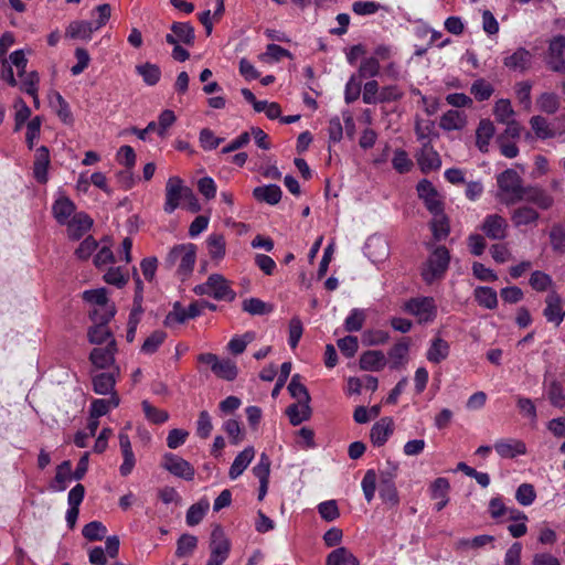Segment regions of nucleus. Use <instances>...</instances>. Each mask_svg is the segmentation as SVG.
Instances as JSON below:
<instances>
[{
	"label": "nucleus",
	"mask_w": 565,
	"mask_h": 565,
	"mask_svg": "<svg viewBox=\"0 0 565 565\" xmlns=\"http://www.w3.org/2000/svg\"><path fill=\"white\" fill-rule=\"evenodd\" d=\"M196 259V246L192 243L173 246L164 259V266L171 269L178 264L177 274L184 279L194 267Z\"/></svg>",
	"instance_id": "nucleus-1"
},
{
	"label": "nucleus",
	"mask_w": 565,
	"mask_h": 565,
	"mask_svg": "<svg viewBox=\"0 0 565 565\" xmlns=\"http://www.w3.org/2000/svg\"><path fill=\"white\" fill-rule=\"evenodd\" d=\"M522 178L514 169H507L497 177V183L500 190L498 196L507 205L523 201L524 186Z\"/></svg>",
	"instance_id": "nucleus-2"
},
{
	"label": "nucleus",
	"mask_w": 565,
	"mask_h": 565,
	"mask_svg": "<svg viewBox=\"0 0 565 565\" xmlns=\"http://www.w3.org/2000/svg\"><path fill=\"white\" fill-rule=\"evenodd\" d=\"M111 15V7L108 3L97 6L92 12L90 21H74L70 24L66 35H89L100 30Z\"/></svg>",
	"instance_id": "nucleus-3"
},
{
	"label": "nucleus",
	"mask_w": 565,
	"mask_h": 565,
	"mask_svg": "<svg viewBox=\"0 0 565 565\" xmlns=\"http://www.w3.org/2000/svg\"><path fill=\"white\" fill-rule=\"evenodd\" d=\"M450 254L447 247L438 246L429 255L423 270L422 277L427 284H431L436 279L444 277L448 269Z\"/></svg>",
	"instance_id": "nucleus-4"
},
{
	"label": "nucleus",
	"mask_w": 565,
	"mask_h": 565,
	"mask_svg": "<svg viewBox=\"0 0 565 565\" xmlns=\"http://www.w3.org/2000/svg\"><path fill=\"white\" fill-rule=\"evenodd\" d=\"M402 310L417 318L418 323H428L435 320L437 307L433 297H415L405 301Z\"/></svg>",
	"instance_id": "nucleus-5"
},
{
	"label": "nucleus",
	"mask_w": 565,
	"mask_h": 565,
	"mask_svg": "<svg viewBox=\"0 0 565 565\" xmlns=\"http://www.w3.org/2000/svg\"><path fill=\"white\" fill-rule=\"evenodd\" d=\"M190 190L179 177H170L166 183V201L163 211L168 214L173 213L180 207Z\"/></svg>",
	"instance_id": "nucleus-6"
},
{
	"label": "nucleus",
	"mask_w": 565,
	"mask_h": 565,
	"mask_svg": "<svg viewBox=\"0 0 565 565\" xmlns=\"http://www.w3.org/2000/svg\"><path fill=\"white\" fill-rule=\"evenodd\" d=\"M162 467L173 476L188 481L193 480L195 475V470L189 461L172 452L163 456Z\"/></svg>",
	"instance_id": "nucleus-7"
},
{
	"label": "nucleus",
	"mask_w": 565,
	"mask_h": 565,
	"mask_svg": "<svg viewBox=\"0 0 565 565\" xmlns=\"http://www.w3.org/2000/svg\"><path fill=\"white\" fill-rule=\"evenodd\" d=\"M565 38H553L550 42L548 52L545 55V63L553 72L565 74Z\"/></svg>",
	"instance_id": "nucleus-8"
},
{
	"label": "nucleus",
	"mask_w": 565,
	"mask_h": 565,
	"mask_svg": "<svg viewBox=\"0 0 565 565\" xmlns=\"http://www.w3.org/2000/svg\"><path fill=\"white\" fill-rule=\"evenodd\" d=\"M480 228L488 238L493 241L504 239L508 235V222L499 214L487 215Z\"/></svg>",
	"instance_id": "nucleus-9"
},
{
	"label": "nucleus",
	"mask_w": 565,
	"mask_h": 565,
	"mask_svg": "<svg viewBox=\"0 0 565 565\" xmlns=\"http://www.w3.org/2000/svg\"><path fill=\"white\" fill-rule=\"evenodd\" d=\"M418 196L424 200L426 209L431 214H438L444 211V204L438 199V192L430 181L424 179L417 184Z\"/></svg>",
	"instance_id": "nucleus-10"
},
{
	"label": "nucleus",
	"mask_w": 565,
	"mask_h": 565,
	"mask_svg": "<svg viewBox=\"0 0 565 565\" xmlns=\"http://www.w3.org/2000/svg\"><path fill=\"white\" fill-rule=\"evenodd\" d=\"M117 343L111 339L106 348H95L89 354L90 362L98 369H106L114 364Z\"/></svg>",
	"instance_id": "nucleus-11"
},
{
	"label": "nucleus",
	"mask_w": 565,
	"mask_h": 565,
	"mask_svg": "<svg viewBox=\"0 0 565 565\" xmlns=\"http://www.w3.org/2000/svg\"><path fill=\"white\" fill-rule=\"evenodd\" d=\"M93 218L85 212L74 214V216L66 223L67 235L71 239H79L93 226Z\"/></svg>",
	"instance_id": "nucleus-12"
},
{
	"label": "nucleus",
	"mask_w": 565,
	"mask_h": 565,
	"mask_svg": "<svg viewBox=\"0 0 565 565\" xmlns=\"http://www.w3.org/2000/svg\"><path fill=\"white\" fill-rule=\"evenodd\" d=\"M394 431V422L391 417H383L376 422L370 431V438L374 446H383Z\"/></svg>",
	"instance_id": "nucleus-13"
},
{
	"label": "nucleus",
	"mask_w": 565,
	"mask_h": 565,
	"mask_svg": "<svg viewBox=\"0 0 565 565\" xmlns=\"http://www.w3.org/2000/svg\"><path fill=\"white\" fill-rule=\"evenodd\" d=\"M523 201L535 204L542 210H548L554 204V199L544 189L536 185L524 186Z\"/></svg>",
	"instance_id": "nucleus-14"
},
{
	"label": "nucleus",
	"mask_w": 565,
	"mask_h": 565,
	"mask_svg": "<svg viewBox=\"0 0 565 565\" xmlns=\"http://www.w3.org/2000/svg\"><path fill=\"white\" fill-rule=\"evenodd\" d=\"M209 278H215L211 285V297L216 300L233 301L236 297L235 291L230 287L228 280L220 274H212Z\"/></svg>",
	"instance_id": "nucleus-15"
},
{
	"label": "nucleus",
	"mask_w": 565,
	"mask_h": 565,
	"mask_svg": "<svg viewBox=\"0 0 565 565\" xmlns=\"http://www.w3.org/2000/svg\"><path fill=\"white\" fill-rule=\"evenodd\" d=\"M546 307L543 311L544 317L548 322H554L555 326H559L564 318L565 311L562 310V299L555 291L550 292L545 299Z\"/></svg>",
	"instance_id": "nucleus-16"
},
{
	"label": "nucleus",
	"mask_w": 565,
	"mask_h": 565,
	"mask_svg": "<svg viewBox=\"0 0 565 565\" xmlns=\"http://www.w3.org/2000/svg\"><path fill=\"white\" fill-rule=\"evenodd\" d=\"M409 351V339L403 338L401 341L395 343L387 352L390 367L393 370H399L404 366L407 361Z\"/></svg>",
	"instance_id": "nucleus-17"
},
{
	"label": "nucleus",
	"mask_w": 565,
	"mask_h": 565,
	"mask_svg": "<svg viewBox=\"0 0 565 565\" xmlns=\"http://www.w3.org/2000/svg\"><path fill=\"white\" fill-rule=\"evenodd\" d=\"M387 359L382 351H365L360 356V367L364 371L379 372L385 367Z\"/></svg>",
	"instance_id": "nucleus-18"
},
{
	"label": "nucleus",
	"mask_w": 565,
	"mask_h": 565,
	"mask_svg": "<svg viewBox=\"0 0 565 565\" xmlns=\"http://www.w3.org/2000/svg\"><path fill=\"white\" fill-rule=\"evenodd\" d=\"M423 172L427 173L437 170L441 166V160L437 151L430 146L429 141L424 142L420 153L417 158Z\"/></svg>",
	"instance_id": "nucleus-19"
},
{
	"label": "nucleus",
	"mask_w": 565,
	"mask_h": 565,
	"mask_svg": "<svg viewBox=\"0 0 565 565\" xmlns=\"http://www.w3.org/2000/svg\"><path fill=\"white\" fill-rule=\"evenodd\" d=\"M210 550L215 555L228 557L231 544L221 525H215L211 532Z\"/></svg>",
	"instance_id": "nucleus-20"
},
{
	"label": "nucleus",
	"mask_w": 565,
	"mask_h": 565,
	"mask_svg": "<svg viewBox=\"0 0 565 565\" xmlns=\"http://www.w3.org/2000/svg\"><path fill=\"white\" fill-rule=\"evenodd\" d=\"M76 206L74 202L67 196H60L52 206L53 215L60 225H65L71 215L74 214Z\"/></svg>",
	"instance_id": "nucleus-21"
},
{
	"label": "nucleus",
	"mask_w": 565,
	"mask_h": 565,
	"mask_svg": "<svg viewBox=\"0 0 565 565\" xmlns=\"http://www.w3.org/2000/svg\"><path fill=\"white\" fill-rule=\"evenodd\" d=\"M449 352V343L443 338L436 337L431 340L430 347L426 353V358L429 362L438 364L448 358Z\"/></svg>",
	"instance_id": "nucleus-22"
},
{
	"label": "nucleus",
	"mask_w": 565,
	"mask_h": 565,
	"mask_svg": "<svg viewBox=\"0 0 565 565\" xmlns=\"http://www.w3.org/2000/svg\"><path fill=\"white\" fill-rule=\"evenodd\" d=\"M281 189L277 184L257 186L253 190V196L258 202L276 205L281 200Z\"/></svg>",
	"instance_id": "nucleus-23"
},
{
	"label": "nucleus",
	"mask_w": 565,
	"mask_h": 565,
	"mask_svg": "<svg viewBox=\"0 0 565 565\" xmlns=\"http://www.w3.org/2000/svg\"><path fill=\"white\" fill-rule=\"evenodd\" d=\"M255 456V450L253 447H247L243 451H241L234 459L228 476L232 480L238 478L244 470L248 467Z\"/></svg>",
	"instance_id": "nucleus-24"
},
{
	"label": "nucleus",
	"mask_w": 565,
	"mask_h": 565,
	"mask_svg": "<svg viewBox=\"0 0 565 565\" xmlns=\"http://www.w3.org/2000/svg\"><path fill=\"white\" fill-rule=\"evenodd\" d=\"M119 373V369H116V373H99L93 376V388L96 394L107 395L115 388L116 375Z\"/></svg>",
	"instance_id": "nucleus-25"
},
{
	"label": "nucleus",
	"mask_w": 565,
	"mask_h": 565,
	"mask_svg": "<svg viewBox=\"0 0 565 565\" xmlns=\"http://www.w3.org/2000/svg\"><path fill=\"white\" fill-rule=\"evenodd\" d=\"M494 125L490 119H481L476 130V145L481 152L488 151L490 139L494 135Z\"/></svg>",
	"instance_id": "nucleus-26"
},
{
	"label": "nucleus",
	"mask_w": 565,
	"mask_h": 565,
	"mask_svg": "<svg viewBox=\"0 0 565 565\" xmlns=\"http://www.w3.org/2000/svg\"><path fill=\"white\" fill-rule=\"evenodd\" d=\"M494 449L502 458H514L518 455L526 454V446L521 440H500L494 444Z\"/></svg>",
	"instance_id": "nucleus-27"
},
{
	"label": "nucleus",
	"mask_w": 565,
	"mask_h": 565,
	"mask_svg": "<svg viewBox=\"0 0 565 565\" xmlns=\"http://www.w3.org/2000/svg\"><path fill=\"white\" fill-rule=\"evenodd\" d=\"M286 414L289 418L290 424L292 426H298L302 422H306L311 417L312 409L310 407V404L294 403L287 407Z\"/></svg>",
	"instance_id": "nucleus-28"
},
{
	"label": "nucleus",
	"mask_w": 565,
	"mask_h": 565,
	"mask_svg": "<svg viewBox=\"0 0 565 565\" xmlns=\"http://www.w3.org/2000/svg\"><path fill=\"white\" fill-rule=\"evenodd\" d=\"M379 495L387 509H394L399 504V495L395 482H380Z\"/></svg>",
	"instance_id": "nucleus-29"
},
{
	"label": "nucleus",
	"mask_w": 565,
	"mask_h": 565,
	"mask_svg": "<svg viewBox=\"0 0 565 565\" xmlns=\"http://www.w3.org/2000/svg\"><path fill=\"white\" fill-rule=\"evenodd\" d=\"M466 125V116L463 113L459 110H448L445 113L441 118L439 126L444 130H459L462 129Z\"/></svg>",
	"instance_id": "nucleus-30"
},
{
	"label": "nucleus",
	"mask_w": 565,
	"mask_h": 565,
	"mask_svg": "<svg viewBox=\"0 0 565 565\" xmlns=\"http://www.w3.org/2000/svg\"><path fill=\"white\" fill-rule=\"evenodd\" d=\"M326 565H359V559L347 548L338 547L327 557Z\"/></svg>",
	"instance_id": "nucleus-31"
},
{
	"label": "nucleus",
	"mask_w": 565,
	"mask_h": 565,
	"mask_svg": "<svg viewBox=\"0 0 565 565\" xmlns=\"http://www.w3.org/2000/svg\"><path fill=\"white\" fill-rule=\"evenodd\" d=\"M531 53L525 49L516 50L512 55L504 58V65L512 70L525 71L531 63Z\"/></svg>",
	"instance_id": "nucleus-32"
},
{
	"label": "nucleus",
	"mask_w": 565,
	"mask_h": 565,
	"mask_svg": "<svg viewBox=\"0 0 565 565\" xmlns=\"http://www.w3.org/2000/svg\"><path fill=\"white\" fill-rule=\"evenodd\" d=\"M539 217L537 211L531 206L518 207L511 214V220L516 227L535 223Z\"/></svg>",
	"instance_id": "nucleus-33"
},
{
	"label": "nucleus",
	"mask_w": 565,
	"mask_h": 565,
	"mask_svg": "<svg viewBox=\"0 0 565 565\" xmlns=\"http://www.w3.org/2000/svg\"><path fill=\"white\" fill-rule=\"evenodd\" d=\"M242 309L252 316H265L270 313L274 307L259 298L250 297L243 300Z\"/></svg>",
	"instance_id": "nucleus-34"
},
{
	"label": "nucleus",
	"mask_w": 565,
	"mask_h": 565,
	"mask_svg": "<svg viewBox=\"0 0 565 565\" xmlns=\"http://www.w3.org/2000/svg\"><path fill=\"white\" fill-rule=\"evenodd\" d=\"M475 298L480 306L487 309H494L498 306L497 291L491 287H477L475 289Z\"/></svg>",
	"instance_id": "nucleus-35"
},
{
	"label": "nucleus",
	"mask_w": 565,
	"mask_h": 565,
	"mask_svg": "<svg viewBox=\"0 0 565 565\" xmlns=\"http://www.w3.org/2000/svg\"><path fill=\"white\" fill-rule=\"evenodd\" d=\"M530 125L535 136L539 139H550L555 137V130L551 127L547 119L543 116L536 115L530 119Z\"/></svg>",
	"instance_id": "nucleus-36"
},
{
	"label": "nucleus",
	"mask_w": 565,
	"mask_h": 565,
	"mask_svg": "<svg viewBox=\"0 0 565 565\" xmlns=\"http://www.w3.org/2000/svg\"><path fill=\"white\" fill-rule=\"evenodd\" d=\"M434 218L430 222L433 236L436 241L445 239L450 232L448 217L444 211L438 214H433Z\"/></svg>",
	"instance_id": "nucleus-37"
},
{
	"label": "nucleus",
	"mask_w": 565,
	"mask_h": 565,
	"mask_svg": "<svg viewBox=\"0 0 565 565\" xmlns=\"http://www.w3.org/2000/svg\"><path fill=\"white\" fill-rule=\"evenodd\" d=\"M136 72L138 73V75L142 77L143 82L149 86L156 85L161 77L160 67L149 62L137 65Z\"/></svg>",
	"instance_id": "nucleus-38"
},
{
	"label": "nucleus",
	"mask_w": 565,
	"mask_h": 565,
	"mask_svg": "<svg viewBox=\"0 0 565 565\" xmlns=\"http://www.w3.org/2000/svg\"><path fill=\"white\" fill-rule=\"evenodd\" d=\"M71 468L72 463L70 460H65L57 466L54 483L51 484V489L54 491H64L66 489V481L73 478Z\"/></svg>",
	"instance_id": "nucleus-39"
},
{
	"label": "nucleus",
	"mask_w": 565,
	"mask_h": 565,
	"mask_svg": "<svg viewBox=\"0 0 565 565\" xmlns=\"http://www.w3.org/2000/svg\"><path fill=\"white\" fill-rule=\"evenodd\" d=\"M198 546V537L184 533L177 541L175 556L179 558L191 555Z\"/></svg>",
	"instance_id": "nucleus-40"
},
{
	"label": "nucleus",
	"mask_w": 565,
	"mask_h": 565,
	"mask_svg": "<svg viewBox=\"0 0 565 565\" xmlns=\"http://www.w3.org/2000/svg\"><path fill=\"white\" fill-rule=\"evenodd\" d=\"M288 391L294 398L298 399V403L310 404L311 397L307 387L300 383V375L295 374L288 384Z\"/></svg>",
	"instance_id": "nucleus-41"
},
{
	"label": "nucleus",
	"mask_w": 565,
	"mask_h": 565,
	"mask_svg": "<svg viewBox=\"0 0 565 565\" xmlns=\"http://www.w3.org/2000/svg\"><path fill=\"white\" fill-rule=\"evenodd\" d=\"M213 373L223 380L234 381L237 376V366L231 360H218L216 366L213 370Z\"/></svg>",
	"instance_id": "nucleus-42"
},
{
	"label": "nucleus",
	"mask_w": 565,
	"mask_h": 565,
	"mask_svg": "<svg viewBox=\"0 0 565 565\" xmlns=\"http://www.w3.org/2000/svg\"><path fill=\"white\" fill-rule=\"evenodd\" d=\"M88 341L93 344H102L114 339L108 326L94 324L87 332Z\"/></svg>",
	"instance_id": "nucleus-43"
},
{
	"label": "nucleus",
	"mask_w": 565,
	"mask_h": 565,
	"mask_svg": "<svg viewBox=\"0 0 565 565\" xmlns=\"http://www.w3.org/2000/svg\"><path fill=\"white\" fill-rule=\"evenodd\" d=\"M207 249L212 259H222L225 255V239L221 234H212L209 236Z\"/></svg>",
	"instance_id": "nucleus-44"
},
{
	"label": "nucleus",
	"mask_w": 565,
	"mask_h": 565,
	"mask_svg": "<svg viewBox=\"0 0 565 565\" xmlns=\"http://www.w3.org/2000/svg\"><path fill=\"white\" fill-rule=\"evenodd\" d=\"M107 533L106 526L99 521H92L84 525L82 530L83 536L90 542L102 541Z\"/></svg>",
	"instance_id": "nucleus-45"
},
{
	"label": "nucleus",
	"mask_w": 565,
	"mask_h": 565,
	"mask_svg": "<svg viewBox=\"0 0 565 565\" xmlns=\"http://www.w3.org/2000/svg\"><path fill=\"white\" fill-rule=\"evenodd\" d=\"M209 510L207 501H200L198 503L192 504L186 511V523L190 526L198 525L204 518L206 511Z\"/></svg>",
	"instance_id": "nucleus-46"
},
{
	"label": "nucleus",
	"mask_w": 565,
	"mask_h": 565,
	"mask_svg": "<svg viewBox=\"0 0 565 565\" xmlns=\"http://www.w3.org/2000/svg\"><path fill=\"white\" fill-rule=\"evenodd\" d=\"M537 107L541 111L546 113L548 115L555 114L559 108V99L558 96L554 93H543L537 98Z\"/></svg>",
	"instance_id": "nucleus-47"
},
{
	"label": "nucleus",
	"mask_w": 565,
	"mask_h": 565,
	"mask_svg": "<svg viewBox=\"0 0 565 565\" xmlns=\"http://www.w3.org/2000/svg\"><path fill=\"white\" fill-rule=\"evenodd\" d=\"M550 242L554 252L565 254V226L554 224L550 231Z\"/></svg>",
	"instance_id": "nucleus-48"
},
{
	"label": "nucleus",
	"mask_w": 565,
	"mask_h": 565,
	"mask_svg": "<svg viewBox=\"0 0 565 565\" xmlns=\"http://www.w3.org/2000/svg\"><path fill=\"white\" fill-rule=\"evenodd\" d=\"M167 339V333L162 330L153 331L142 343L141 352L145 354H153Z\"/></svg>",
	"instance_id": "nucleus-49"
},
{
	"label": "nucleus",
	"mask_w": 565,
	"mask_h": 565,
	"mask_svg": "<svg viewBox=\"0 0 565 565\" xmlns=\"http://www.w3.org/2000/svg\"><path fill=\"white\" fill-rule=\"evenodd\" d=\"M470 92L478 102H484L491 97L494 88L486 79L479 78L472 83Z\"/></svg>",
	"instance_id": "nucleus-50"
},
{
	"label": "nucleus",
	"mask_w": 565,
	"mask_h": 565,
	"mask_svg": "<svg viewBox=\"0 0 565 565\" xmlns=\"http://www.w3.org/2000/svg\"><path fill=\"white\" fill-rule=\"evenodd\" d=\"M493 114L495 116L497 121L499 122H508L510 120H513L514 110L511 106L510 99H499L494 105Z\"/></svg>",
	"instance_id": "nucleus-51"
},
{
	"label": "nucleus",
	"mask_w": 565,
	"mask_h": 565,
	"mask_svg": "<svg viewBox=\"0 0 565 565\" xmlns=\"http://www.w3.org/2000/svg\"><path fill=\"white\" fill-rule=\"evenodd\" d=\"M116 307L114 303H110L106 307H100V309H94L89 313V318L95 324L108 326V322L115 317Z\"/></svg>",
	"instance_id": "nucleus-52"
},
{
	"label": "nucleus",
	"mask_w": 565,
	"mask_h": 565,
	"mask_svg": "<svg viewBox=\"0 0 565 565\" xmlns=\"http://www.w3.org/2000/svg\"><path fill=\"white\" fill-rule=\"evenodd\" d=\"M186 320V308H184L181 302L175 301L172 310L166 316L163 324L166 327H172L175 323H184Z\"/></svg>",
	"instance_id": "nucleus-53"
},
{
	"label": "nucleus",
	"mask_w": 565,
	"mask_h": 565,
	"mask_svg": "<svg viewBox=\"0 0 565 565\" xmlns=\"http://www.w3.org/2000/svg\"><path fill=\"white\" fill-rule=\"evenodd\" d=\"M376 482H377V475L373 469H370L365 472L363 479H362V490L365 497V500L370 503L375 495L376 490Z\"/></svg>",
	"instance_id": "nucleus-54"
},
{
	"label": "nucleus",
	"mask_w": 565,
	"mask_h": 565,
	"mask_svg": "<svg viewBox=\"0 0 565 565\" xmlns=\"http://www.w3.org/2000/svg\"><path fill=\"white\" fill-rule=\"evenodd\" d=\"M365 313L361 309L351 310L350 315L344 320V329L348 332L360 331L365 321Z\"/></svg>",
	"instance_id": "nucleus-55"
},
{
	"label": "nucleus",
	"mask_w": 565,
	"mask_h": 565,
	"mask_svg": "<svg viewBox=\"0 0 565 565\" xmlns=\"http://www.w3.org/2000/svg\"><path fill=\"white\" fill-rule=\"evenodd\" d=\"M547 395L551 404L555 407H565V392L558 381H552L548 385Z\"/></svg>",
	"instance_id": "nucleus-56"
},
{
	"label": "nucleus",
	"mask_w": 565,
	"mask_h": 565,
	"mask_svg": "<svg viewBox=\"0 0 565 565\" xmlns=\"http://www.w3.org/2000/svg\"><path fill=\"white\" fill-rule=\"evenodd\" d=\"M141 406L147 419L153 424H162L169 418V414L166 411L152 406L148 401H143Z\"/></svg>",
	"instance_id": "nucleus-57"
},
{
	"label": "nucleus",
	"mask_w": 565,
	"mask_h": 565,
	"mask_svg": "<svg viewBox=\"0 0 565 565\" xmlns=\"http://www.w3.org/2000/svg\"><path fill=\"white\" fill-rule=\"evenodd\" d=\"M83 299L89 303L106 307L109 303L106 288L90 289L83 292Z\"/></svg>",
	"instance_id": "nucleus-58"
},
{
	"label": "nucleus",
	"mask_w": 565,
	"mask_h": 565,
	"mask_svg": "<svg viewBox=\"0 0 565 565\" xmlns=\"http://www.w3.org/2000/svg\"><path fill=\"white\" fill-rule=\"evenodd\" d=\"M128 275L122 271L121 267H110L104 275V280L117 288H122L128 282Z\"/></svg>",
	"instance_id": "nucleus-59"
},
{
	"label": "nucleus",
	"mask_w": 565,
	"mask_h": 565,
	"mask_svg": "<svg viewBox=\"0 0 565 565\" xmlns=\"http://www.w3.org/2000/svg\"><path fill=\"white\" fill-rule=\"evenodd\" d=\"M536 492L534 487L530 483H522L519 486L515 492V499L521 505H530L534 502Z\"/></svg>",
	"instance_id": "nucleus-60"
},
{
	"label": "nucleus",
	"mask_w": 565,
	"mask_h": 565,
	"mask_svg": "<svg viewBox=\"0 0 565 565\" xmlns=\"http://www.w3.org/2000/svg\"><path fill=\"white\" fill-rule=\"evenodd\" d=\"M320 516L328 522L334 521L340 516V511L335 500H328L318 505Z\"/></svg>",
	"instance_id": "nucleus-61"
},
{
	"label": "nucleus",
	"mask_w": 565,
	"mask_h": 565,
	"mask_svg": "<svg viewBox=\"0 0 565 565\" xmlns=\"http://www.w3.org/2000/svg\"><path fill=\"white\" fill-rule=\"evenodd\" d=\"M199 140L204 150H214L224 141L223 138L216 137L209 128H203L200 131Z\"/></svg>",
	"instance_id": "nucleus-62"
},
{
	"label": "nucleus",
	"mask_w": 565,
	"mask_h": 565,
	"mask_svg": "<svg viewBox=\"0 0 565 565\" xmlns=\"http://www.w3.org/2000/svg\"><path fill=\"white\" fill-rule=\"evenodd\" d=\"M390 340V334L383 330H367L362 335V342L365 345H380Z\"/></svg>",
	"instance_id": "nucleus-63"
},
{
	"label": "nucleus",
	"mask_w": 565,
	"mask_h": 565,
	"mask_svg": "<svg viewBox=\"0 0 565 565\" xmlns=\"http://www.w3.org/2000/svg\"><path fill=\"white\" fill-rule=\"evenodd\" d=\"M380 73V63L376 57H367L361 62L359 76L363 78L375 77Z\"/></svg>",
	"instance_id": "nucleus-64"
}]
</instances>
